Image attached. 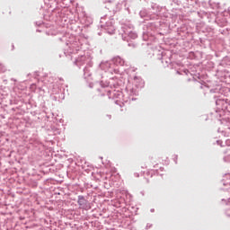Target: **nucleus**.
<instances>
[{
	"instance_id": "1",
	"label": "nucleus",
	"mask_w": 230,
	"mask_h": 230,
	"mask_svg": "<svg viewBox=\"0 0 230 230\" xmlns=\"http://www.w3.org/2000/svg\"><path fill=\"white\" fill-rule=\"evenodd\" d=\"M78 204H79V206H84V204H85V199L80 198L78 199Z\"/></svg>"
}]
</instances>
